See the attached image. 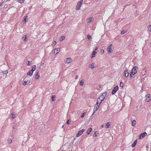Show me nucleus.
Here are the masks:
<instances>
[{"label": "nucleus", "mask_w": 151, "mask_h": 151, "mask_svg": "<svg viewBox=\"0 0 151 151\" xmlns=\"http://www.w3.org/2000/svg\"><path fill=\"white\" fill-rule=\"evenodd\" d=\"M73 143V141L70 143H67L64 144H63L62 145V147L64 149H69L71 147V146Z\"/></svg>", "instance_id": "1"}, {"label": "nucleus", "mask_w": 151, "mask_h": 151, "mask_svg": "<svg viewBox=\"0 0 151 151\" xmlns=\"http://www.w3.org/2000/svg\"><path fill=\"white\" fill-rule=\"evenodd\" d=\"M137 68L138 67L136 66H134L131 72L130 73V78L132 77V76H133L137 73V71L136 69H137Z\"/></svg>", "instance_id": "2"}, {"label": "nucleus", "mask_w": 151, "mask_h": 151, "mask_svg": "<svg viewBox=\"0 0 151 151\" xmlns=\"http://www.w3.org/2000/svg\"><path fill=\"white\" fill-rule=\"evenodd\" d=\"M83 0H80V1L78 2L76 7V9L79 10L81 7Z\"/></svg>", "instance_id": "3"}, {"label": "nucleus", "mask_w": 151, "mask_h": 151, "mask_svg": "<svg viewBox=\"0 0 151 151\" xmlns=\"http://www.w3.org/2000/svg\"><path fill=\"white\" fill-rule=\"evenodd\" d=\"M119 87L118 86H115L114 88H113L112 92L111 94L113 95L115 94L116 92L118 90Z\"/></svg>", "instance_id": "4"}, {"label": "nucleus", "mask_w": 151, "mask_h": 151, "mask_svg": "<svg viewBox=\"0 0 151 151\" xmlns=\"http://www.w3.org/2000/svg\"><path fill=\"white\" fill-rule=\"evenodd\" d=\"M106 93H103L102 95L100 96L99 98V99H102L103 100H104L105 97L106 96Z\"/></svg>", "instance_id": "5"}, {"label": "nucleus", "mask_w": 151, "mask_h": 151, "mask_svg": "<svg viewBox=\"0 0 151 151\" xmlns=\"http://www.w3.org/2000/svg\"><path fill=\"white\" fill-rule=\"evenodd\" d=\"M85 131L84 129H82L78 132V133L76 134V136L77 137L81 135Z\"/></svg>", "instance_id": "6"}, {"label": "nucleus", "mask_w": 151, "mask_h": 151, "mask_svg": "<svg viewBox=\"0 0 151 151\" xmlns=\"http://www.w3.org/2000/svg\"><path fill=\"white\" fill-rule=\"evenodd\" d=\"M98 104H97V105L96 103V104L95 105V106H94V108L93 112V114H94V113L97 110V109H99V105H98Z\"/></svg>", "instance_id": "7"}, {"label": "nucleus", "mask_w": 151, "mask_h": 151, "mask_svg": "<svg viewBox=\"0 0 151 151\" xmlns=\"http://www.w3.org/2000/svg\"><path fill=\"white\" fill-rule=\"evenodd\" d=\"M146 135L147 133L146 132H144V133H142L139 136L138 139H142Z\"/></svg>", "instance_id": "8"}, {"label": "nucleus", "mask_w": 151, "mask_h": 151, "mask_svg": "<svg viewBox=\"0 0 151 151\" xmlns=\"http://www.w3.org/2000/svg\"><path fill=\"white\" fill-rule=\"evenodd\" d=\"M111 46L112 44H111L108 47L107 50L108 52L111 53L112 51V50L111 49Z\"/></svg>", "instance_id": "9"}, {"label": "nucleus", "mask_w": 151, "mask_h": 151, "mask_svg": "<svg viewBox=\"0 0 151 151\" xmlns=\"http://www.w3.org/2000/svg\"><path fill=\"white\" fill-rule=\"evenodd\" d=\"M146 101L147 102H148L150 100V94H147L145 96Z\"/></svg>", "instance_id": "10"}, {"label": "nucleus", "mask_w": 151, "mask_h": 151, "mask_svg": "<svg viewBox=\"0 0 151 151\" xmlns=\"http://www.w3.org/2000/svg\"><path fill=\"white\" fill-rule=\"evenodd\" d=\"M104 100H103L102 99H99V98L98 99L97 101L96 102V104H99V105Z\"/></svg>", "instance_id": "11"}, {"label": "nucleus", "mask_w": 151, "mask_h": 151, "mask_svg": "<svg viewBox=\"0 0 151 151\" xmlns=\"http://www.w3.org/2000/svg\"><path fill=\"white\" fill-rule=\"evenodd\" d=\"M129 73L128 72V70L127 69L124 72V76L127 77L129 76Z\"/></svg>", "instance_id": "12"}, {"label": "nucleus", "mask_w": 151, "mask_h": 151, "mask_svg": "<svg viewBox=\"0 0 151 151\" xmlns=\"http://www.w3.org/2000/svg\"><path fill=\"white\" fill-rule=\"evenodd\" d=\"M131 120L132 122V125L133 126H134L136 124V121L134 120H133L132 119Z\"/></svg>", "instance_id": "13"}, {"label": "nucleus", "mask_w": 151, "mask_h": 151, "mask_svg": "<svg viewBox=\"0 0 151 151\" xmlns=\"http://www.w3.org/2000/svg\"><path fill=\"white\" fill-rule=\"evenodd\" d=\"M67 60L66 62L68 63H70L72 61V60L70 58H67Z\"/></svg>", "instance_id": "14"}, {"label": "nucleus", "mask_w": 151, "mask_h": 151, "mask_svg": "<svg viewBox=\"0 0 151 151\" xmlns=\"http://www.w3.org/2000/svg\"><path fill=\"white\" fill-rule=\"evenodd\" d=\"M137 142V140H135L134 142L132 144V147H134L136 145Z\"/></svg>", "instance_id": "15"}, {"label": "nucleus", "mask_w": 151, "mask_h": 151, "mask_svg": "<svg viewBox=\"0 0 151 151\" xmlns=\"http://www.w3.org/2000/svg\"><path fill=\"white\" fill-rule=\"evenodd\" d=\"M36 68V65H34L33 66L32 70H31L32 72H33L35 70Z\"/></svg>", "instance_id": "16"}, {"label": "nucleus", "mask_w": 151, "mask_h": 151, "mask_svg": "<svg viewBox=\"0 0 151 151\" xmlns=\"http://www.w3.org/2000/svg\"><path fill=\"white\" fill-rule=\"evenodd\" d=\"M33 74V72H32L30 70V71H29L27 73V75L28 76L29 75L30 76H31Z\"/></svg>", "instance_id": "17"}, {"label": "nucleus", "mask_w": 151, "mask_h": 151, "mask_svg": "<svg viewBox=\"0 0 151 151\" xmlns=\"http://www.w3.org/2000/svg\"><path fill=\"white\" fill-rule=\"evenodd\" d=\"M65 37L64 36H61L60 38V41H62L65 39Z\"/></svg>", "instance_id": "18"}, {"label": "nucleus", "mask_w": 151, "mask_h": 151, "mask_svg": "<svg viewBox=\"0 0 151 151\" xmlns=\"http://www.w3.org/2000/svg\"><path fill=\"white\" fill-rule=\"evenodd\" d=\"M39 77H40V75H39V72H37V74L36 75L35 78L36 79H38L39 78Z\"/></svg>", "instance_id": "19"}, {"label": "nucleus", "mask_w": 151, "mask_h": 151, "mask_svg": "<svg viewBox=\"0 0 151 151\" xmlns=\"http://www.w3.org/2000/svg\"><path fill=\"white\" fill-rule=\"evenodd\" d=\"M23 40L24 41H27L28 39H27V36L26 35H24V36L23 37Z\"/></svg>", "instance_id": "20"}, {"label": "nucleus", "mask_w": 151, "mask_h": 151, "mask_svg": "<svg viewBox=\"0 0 151 151\" xmlns=\"http://www.w3.org/2000/svg\"><path fill=\"white\" fill-rule=\"evenodd\" d=\"M11 115H12V118H14L15 117H16V115L14 113H13L11 114Z\"/></svg>", "instance_id": "21"}, {"label": "nucleus", "mask_w": 151, "mask_h": 151, "mask_svg": "<svg viewBox=\"0 0 151 151\" xmlns=\"http://www.w3.org/2000/svg\"><path fill=\"white\" fill-rule=\"evenodd\" d=\"M92 129L91 128H90L87 131V134H89L92 131Z\"/></svg>", "instance_id": "22"}, {"label": "nucleus", "mask_w": 151, "mask_h": 151, "mask_svg": "<svg viewBox=\"0 0 151 151\" xmlns=\"http://www.w3.org/2000/svg\"><path fill=\"white\" fill-rule=\"evenodd\" d=\"M89 67L92 69L94 68V64L93 63L89 65Z\"/></svg>", "instance_id": "23"}, {"label": "nucleus", "mask_w": 151, "mask_h": 151, "mask_svg": "<svg viewBox=\"0 0 151 151\" xmlns=\"http://www.w3.org/2000/svg\"><path fill=\"white\" fill-rule=\"evenodd\" d=\"M55 95H52V101H55Z\"/></svg>", "instance_id": "24"}, {"label": "nucleus", "mask_w": 151, "mask_h": 151, "mask_svg": "<svg viewBox=\"0 0 151 151\" xmlns=\"http://www.w3.org/2000/svg\"><path fill=\"white\" fill-rule=\"evenodd\" d=\"M109 122H107L106 125H105V128H108L109 127Z\"/></svg>", "instance_id": "25"}, {"label": "nucleus", "mask_w": 151, "mask_h": 151, "mask_svg": "<svg viewBox=\"0 0 151 151\" xmlns=\"http://www.w3.org/2000/svg\"><path fill=\"white\" fill-rule=\"evenodd\" d=\"M17 1L18 2L22 4L24 3V0H17Z\"/></svg>", "instance_id": "26"}, {"label": "nucleus", "mask_w": 151, "mask_h": 151, "mask_svg": "<svg viewBox=\"0 0 151 151\" xmlns=\"http://www.w3.org/2000/svg\"><path fill=\"white\" fill-rule=\"evenodd\" d=\"M96 52L95 51H94L92 53V58H93V57H95V55H96Z\"/></svg>", "instance_id": "27"}, {"label": "nucleus", "mask_w": 151, "mask_h": 151, "mask_svg": "<svg viewBox=\"0 0 151 151\" xmlns=\"http://www.w3.org/2000/svg\"><path fill=\"white\" fill-rule=\"evenodd\" d=\"M83 81L81 80L79 84L81 86H83Z\"/></svg>", "instance_id": "28"}, {"label": "nucleus", "mask_w": 151, "mask_h": 151, "mask_svg": "<svg viewBox=\"0 0 151 151\" xmlns=\"http://www.w3.org/2000/svg\"><path fill=\"white\" fill-rule=\"evenodd\" d=\"M60 49L58 48H55V51L56 50L57 51V53H58L59 52V51H60Z\"/></svg>", "instance_id": "29"}, {"label": "nucleus", "mask_w": 151, "mask_h": 151, "mask_svg": "<svg viewBox=\"0 0 151 151\" xmlns=\"http://www.w3.org/2000/svg\"><path fill=\"white\" fill-rule=\"evenodd\" d=\"M27 16H25L24 17V19L23 20V22H26V19L27 17Z\"/></svg>", "instance_id": "30"}, {"label": "nucleus", "mask_w": 151, "mask_h": 151, "mask_svg": "<svg viewBox=\"0 0 151 151\" xmlns=\"http://www.w3.org/2000/svg\"><path fill=\"white\" fill-rule=\"evenodd\" d=\"M124 83L122 82H121L120 84V86L123 87L124 86Z\"/></svg>", "instance_id": "31"}, {"label": "nucleus", "mask_w": 151, "mask_h": 151, "mask_svg": "<svg viewBox=\"0 0 151 151\" xmlns=\"http://www.w3.org/2000/svg\"><path fill=\"white\" fill-rule=\"evenodd\" d=\"M87 38H88V39L89 40H90L91 39V35H88L87 36Z\"/></svg>", "instance_id": "32"}, {"label": "nucleus", "mask_w": 151, "mask_h": 151, "mask_svg": "<svg viewBox=\"0 0 151 151\" xmlns=\"http://www.w3.org/2000/svg\"><path fill=\"white\" fill-rule=\"evenodd\" d=\"M148 30L150 32H151V25H150L149 26V27L148 28Z\"/></svg>", "instance_id": "33"}, {"label": "nucleus", "mask_w": 151, "mask_h": 151, "mask_svg": "<svg viewBox=\"0 0 151 151\" xmlns=\"http://www.w3.org/2000/svg\"><path fill=\"white\" fill-rule=\"evenodd\" d=\"M56 44V42L54 40V41H53V42H52V45H53V46H55Z\"/></svg>", "instance_id": "34"}, {"label": "nucleus", "mask_w": 151, "mask_h": 151, "mask_svg": "<svg viewBox=\"0 0 151 151\" xmlns=\"http://www.w3.org/2000/svg\"><path fill=\"white\" fill-rule=\"evenodd\" d=\"M87 21H88V22H91V21H92L91 18H88V20H87Z\"/></svg>", "instance_id": "35"}, {"label": "nucleus", "mask_w": 151, "mask_h": 151, "mask_svg": "<svg viewBox=\"0 0 151 151\" xmlns=\"http://www.w3.org/2000/svg\"><path fill=\"white\" fill-rule=\"evenodd\" d=\"M8 142H9V143H11L12 142V139H9L8 140Z\"/></svg>", "instance_id": "36"}, {"label": "nucleus", "mask_w": 151, "mask_h": 151, "mask_svg": "<svg viewBox=\"0 0 151 151\" xmlns=\"http://www.w3.org/2000/svg\"><path fill=\"white\" fill-rule=\"evenodd\" d=\"M86 114V113L85 112H84V113H83L82 115L81 116V118H83L84 117V116Z\"/></svg>", "instance_id": "37"}, {"label": "nucleus", "mask_w": 151, "mask_h": 151, "mask_svg": "<svg viewBox=\"0 0 151 151\" xmlns=\"http://www.w3.org/2000/svg\"><path fill=\"white\" fill-rule=\"evenodd\" d=\"M127 32V31H126L125 32H124V30H122L121 32V34L122 35H123L124 34L125 32Z\"/></svg>", "instance_id": "38"}, {"label": "nucleus", "mask_w": 151, "mask_h": 151, "mask_svg": "<svg viewBox=\"0 0 151 151\" xmlns=\"http://www.w3.org/2000/svg\"><path fill=\"white\" fill-rule=\"evenodd\" d=\"M27 81H24L23 85H25L27 84Z\"/></svg>", "instance_id": "39"}, {"label": "nucleus", "mask_w": 151, "mask_h": 151, "mask_svg": "<svg viewBox=\"0 0 151 151\" xmlns=\"http://www.w3.org/2000/svg\"><path fill=\"white\" fill-rule=\"evenodd\" d=\"M28 63L27 64V65H30V63H32V61H28Z\"/></svg>", "instance_id": "40"}, {"label": "nucleus", "mask_w": 151, "mask_h": 151, "mask_svg": "<svg viewBox=\"0 0 151 151\" xmlns=\"http://www.w3.org/2000/svg\"><path fill=\"white\" fill-rule=\"evenodd\" d=\"M69 121H70V119H68V120L67 121V123H66V124H69Z\"/></svg>", "instance_id": "41"}, {"label": "nucleus", "mask_w": 151, "mask_h": 151, "mask_svg": "<svg viewBox=\"0 0 151 151\" xmlns=\"http://www.w3.org/2000/svg\"><path fill=\"white\" fill-rule=\"evenodd\" d=\"M96 132H95L94 133V134H93V136H94V137H96V136H96Z\"/></svg>", "instance_id": "42"}, {"label": "nucleus", "mask_w": 151, "mask_h": 151, "mask_svg": "<svg viewBox=\"0 0 151 151\" xmlns=\"http://www.w3.org/2000/svg\"><path fill=\"white\" fill-rule=\"evenodd\" d=\"M104 52V50H101V52L102 53H103Z\"/></svg>", "instance_id": "43"}, {"label": "nucleus", "mask_w": 151, "mask_h": 151, "mask_svg": "<svg viewBox=\"0 0 151 151\" xmlns=\"http://www.w3.org/2000/svg\"><path fill=\"white\" fill-rule=\"evenodd\" d=\"M3 4V2H1L0 4V7Z\"/></svg>", "instance_id": "44"}, {"label": "nucleus", "mask_w": 151, "mask_h": 151, "mask_svg": "<svg viewBox=\"0 0 151 151\" xmlns=\"http://www.w3.org/2000/svg\"><path fill=\"white\" fill-rule=\"evenodd\" d=\"M78 77V76L77 75L76 76V77H75V79H77V78Z\"/></svg>", "instance_id": "45"}, {"label": "nucleus", "mask_w": 151, "mask_h": 151, "mask_svg": "<svg viewBox=\"0 0 151 151\" xmlns=\"http://www.w3.org/2000/svg\"><path fill=\"white\" fill-rule=\"evenodd\" d=\"M101 127H104V125H102L101 126Z\"/></svg>", "instance_id": "46"}, {"label": "nucleus", "mask_w": 151, "mask_h": 151, "mask_svg": "<svg viewBox=\"0 0 151 151\" xmlns=\"http://www.w3.org/2000/svg\"><path fill=\"white\" fill-rule=\"evenodd\" d=\"M98 49V48H96V49L95 50H97V49Z\"/></svg>", "instance_id": "47"}, {"label": "nucleus", "mask_w": 151, "mask_h": 151, "mask_svg": "<svg viewBox=\"0 0 151 151\" xmlns=\"http://www.w3.org/2000/svg\"><path fill=\"white\" fill-rule=\"evenodd\" d=\"M10 0H7V1H10Z\"/></svg>", "instance_id": "48"}, {"label": "nucleus", "mask_w": 151, "mask_h": 151, "mask_svg": "<svg viewBox=\"0 0 151 151\" xmlns=\"http://www.w3.org/2000/svg\"><path fill=\"white\" fill-rule=\"evenodd\" d=\"M61 151H65V150H62Z\"/></svg>", "instance_id": "49"}, {"label": "nucleus", "mask_w": 151, "mask_h": 151, "mask_svg": "<svg viewBox=\"0 0 151 151\" xmlns=\"http://www.w3.org/2000/svg\"><path fill=\"white\" fill-rule=\"evenodd\" d=\"M63 126L62 127L63 128Z\"/></svg>", "instance_id": "50"}, {"label": "nucleus", "mask_w": 151, "mask_h": 151, "mask_svg": "<svg viewBox=\"0 0 151 151\" xmlns=\"http://www.w3.org/2000/svg\"><path fill=\"white\" fill-rule=\"evenodd\" d=\"M3 2V3H4V2L3 1V2Z\"/></svg>", "instance_id": "51"}]
</instances>
